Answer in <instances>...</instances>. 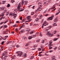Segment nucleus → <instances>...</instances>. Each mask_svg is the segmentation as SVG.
Here are the masks:
<instances>
[{
	"mask_svg": "<svg viewBox=\"0 0 60 60\" xmlns=\"http://www.w3.org/2000/svg\"><path fill=\"white\" fill-rule=\"evenodd\" d=\"M33 47L34 48H36V47H37V46L34 45L33 46Z\"/></svg>",
	"mask_w": 60,
	"mask_h": 60,
	"instance_id": "36",
	"label": "nucleus"
},
{
	"mask_svg": "<svg viewBox=\"0 0 60 60\" xmlns=\"http://www.w3.org/2000/svg\"><path fill=\"white\" fill-rule=\"evenodd\" d=\"M51 35V33H48V35L49 36V35Z\"/></svg>",
	"mask_w": 60,
	"mask_h": 60,
	"instance_id": "14",
	"label": "nucleus"
},
{
	"mask_svg": "<svg viewBox=\"0 0 60 60\" xmlns=\"http://www.w3.org/2000/svg\"><path fill=\"white\" fill-rule=\"evenodd\" d=\"M35 6H33V9H34V7Z\"/></svg>",
	"mask_w": 60,
	"mask_h": 60,
	"instance_id": "60",
	"label": "nucleus"
},
{
	"mask_svg": "<svg viewBox=\"0 0 60 60\" xmlns=\"http://www.w3.org/2000/svg\"><path fill=\"white\" fill-rule=\"evenodd\" d=\"M57 39V38H55L54 39V41H56Z\"/></svg>",
	"mask_w": 60,
	"mask_h": 60,
	"instance_id": "18",
	"label": "nucleus"
},
{
	"mask_svg": "<svg viewBox=\"0 0 60 60\" xmlns=\"http://www.w3.org/2000/svg\"><path fill=\"white\" fill-rule=\"evenodd\" d=\"M5 8L4 7H3L1 8V9L2 10H4Z\"/></svg>",
	"mask_w": 60,
	"mask_h": 60,
	"instance_id": "12",
	"label": "nucleus"
},
{
	"mask_svg": "<svg viewBox=\"0 0 60 60\" xmlns=\"http://www.w3.org/2000/svg\"><path fill=\"white\" fill-rule=\"evenodd\" d=\"M32 38H34V37H36V35L35 34V35H32Z\"/></svg>",
	"mask_w": 60,
	"mask_h": 60,
	"instance_id": "7",
	"label": "nucleus"
},
{
	"mask_svg": "<svg viewBox=\"0 0 60 60\" xmlns=\"http://www.w3.org/2000/svg\"><path fill=\"white\" fill-rule=\"evenodd\" d=\"M52 35H53V34H51V35L49 36H50V37H51Z\"/></svg>",
	"mask_w": 60,
	"mask_h": 60,
	"instance_id": "39",
	"label": "nucleus"
},
{
	"mask_svg": "<svg viewBox=\"0 0 60 60\" xmlns=\"http://www.w3.org/2000/svg\"><path fill=\"white\" fill-rule=\"evenodd\" d=\"M33 33H34V32H33V31H32V32H31L30 33V34H33Z\"/></svg>",
	"mask_w": 60,
	"mask_h": 60,
	"instance_id": "52",
	"label": "nucleus"
},
{
	"mask_svg": "<svg viewBox=\"0 0 60 60\" xmlns=\"http://www.w3.org/2000/svg\"><path fill=\"white\" fill-rule=\"evenodd\" d=\"M28 46V44H26L25 45V46H26V47H27V46Z\"/></svg>",
	"mask_w": 60,
	"mask_h": 60,
	"instance_id": "32",
	"label": "nucleus"
},
{
	"mask_svg": "<svg viewBox=\"0 0 60 60\" xmlns=\"http://www.w3.org/2000/svg\"><path fill=\"white\" fill-rule=\"evenodd\" d=\"M1 19H5V17L2 16L1 17Z\"/></svg>",
	"mask_w": 60,
	"mask_h": 60,
	"instance_id": "15",
	"label": "nucleus"
},
{
	"mask_svg": "<svg viewBox=\"0 0 60 60\" xmlns=\"http://www.w3.org/2000/svg\"><path fill=\"white\" fill-rule=\"evenodd\" d=\"M29 22H30L32 20V19H29Z\"/></svg>",
	"mask_w": 60,
	"mask_h": 60,
	"instance_id": "45",
	"label": "nucleus"
},
{
	"mask_svg": "<svg viewBox=\"0 0 60 60\" xmlns=\"http://www.w3.org/2000/svg\"><path fill=\"white\" fill-rule=\"evenodd\" d=\"M31 56L32 57H31V58H30V59H33V58H34V56Z\"/></svg>",
	"mask_w": 60,
	"mask_h": 60,
	"instance_id": "30",
	"label": "nucleus"
},
{
	"mask_svg": "<svg viewBox=\"0 0 60 60\" xmlns=\"http://www.w3.org/2000/svg\"><path fill=\"white\" fill-rule=\"evenodd\" d=\"M8 43H10L9 41H7V44H8Z\"/></svg>",
	"mask_w": 60,
	"mask_h": 60,
	"instance_id": "35",
	"label": "nucleus"
},
{
	"mask_svg": "<svg viewBox=\"0 0 60 60\" xmlns=\"http://www.w3.org/2000/svg\"><path fill=\"white\" fill-rule=\"evenodd\" d=\"M35 20H36V22L38 21V19H36Z\"/></svg>",
	"mask_w": 60,
	"mask_h": 60,
	"instance_id": "64",
	"label": "nucleus"
},
{
	"mask_svg": "<svg viewBox=\"0 0 60 60\" xmlns=\"http://www.w3.org/2000/svg\"><path fill=\"white\" fill-rule=\"evenodd\" d=\"M16 52V53L18 54V55H18V56H23V52H20L19 51Z\"/></svg>",
	"mask_w": 60,
	"mask_h": 60,
	"instance_id": "2",
	"label": "nucleus"
},
{
	"mask_svg": "<svg viewBox=\"0 0 60 60\" xmlns=\"http://www.w3.org/2000/svg\"><path fill=\"white\" fill-rule=\"evenodd\" d=\"M4 54L5 55H6L7 54V52H4Z\"/></svg>",
	"mask_w": 60,
	"mask_h": 60,
	"instance_id": "20",
	"label": "nucleus"
},
{
	"mask_svg": "<svg viewBox=\"0 0 60 60\" xmlns=\"http://www.w3.org/2000/svg\"><path fill=\"white\" fill-rule=\"evenodd\" d=\"M6 59H7V58H4L3 59L4 60H6Z\"/></svg>",
	"mask_w": 60,
	"mask_h": 60,
	"instance_id": "44",
	"label": "nucleus"
},
{
	"mask_svg": "<svg viewBox=\"0 0 60 60\" xmlns=\"http://www.w3.org/2000/svg\"><path fill=\"white\" fill-rule=\"evenodd\" d=\"M21 7V5H20V3H19L18 5V7H17V9L18 10H20V8Z\"/></svg>",
	"mask_w": 60,
	"mask_h": 60,
	"instance_id": "4",
	"label": "nucleus"
},
{
	"mask_svg": "<svg viewBox=\"0 0 60 60\" xmlns=\"http://www.w3.org/2000/svg\"><path fill=\"white\" fill-rule=\"evenodd\" d=\"M12 48V47H10V50H11V49H12V48Z\"/></svg>",
	"mask_w": 60,
	"mask_h": 60,
	"instance_id": "23",
	"label": "nucleus"
},
{
	"mask_svg": "<svg viewBox=\"0 0 60 60\" xmlns=\"http://www.w3.org/2000/svg\"><path fill=\"white\" fill-rule=\"evenodd\" d=\"M12 59H15V57H13L12 58Z\"/></svg>",
	"mask_w": 60,
	"mask_h": 60,
	"instance_id": "38",
	"label": "nucleus"
},
{
	"mask_svg": "<svg viewBox=\"0 0 60 60\" xmlns=\"http://www.w3.org/2000/svg\"><path fill=\"white\" fill-rule=\"evenodd\" d=\"M54 26H56L57 25L56 24V23H55L54 24Z\"/></svg>",
	"mask_w": 60,
	"mask_h": 60,
	"instance_id": "25",
	"label": "nucleus"
},
{
	"mask_svg": "<svg viewBox=\"0 0 60 60\" xmlns=\"http://www.w3.org/2000/svg\"><path fill=\"white\" fill-rule=\"evenodd\" d=\"M4 12H3L2 13V15H1V16H4Z\"/></svg>",
	"mask_w": 60,
	"mask_h": 60,
	"instance_id": "9",
	"label": "nucleus"
},
{
	"mask_svg": "<svg viewBox=\"0 0 60 60\" xmlns=\"http://www.w3.org/2000/svg\"><path fill=\"white\" fill-rule=\"evenodd\" d=\"M11 33L12 34H13L14 33V31H13L12 32H11Z\"/></svg>",
	"mask_w": 60,
	"mask_h": 60,
	"instance_id": "57",
	"label": "nucleus"
},
{
	"mask_svg": "<svg viewBox=\"0 0 60 60\" xmlns=\"http://www.w3.org/2000/svg\"><path fill=\"white\" fill-rule=\"evenodd\" d=\"M8 37V36H5L4 37H5L6 38H7Z\"/></svg>",
	"mask_w": 60,
	"mask_h": 60,
	"instance_id": "50",
	"label": "nucleus"
},
{
	"mask_svg": "<svg viewBox=\"0 0 60 60\" xmlns=\"http://www.w3.org/2000/svg\"><path fill=\"white\" fill-rule=\"evenodd\" d=\"M55 58V57L54 56H53L52 57V60H54Z\"/></svg>",
	"mask_w": 60,
	"mask_h": 60,
	"instance_id": "8",
	"label": "nucleus"
},
{
	"mask_svg": "<svg viewBox=\"0 0 60 60\" xmlns=\"http://www.w3.org/2000/svg\"><path fill=\"white\" fill-rule=\"evenodd\" d=\"M47 3H47V2H45V3H44V4H47Z\"/></svg>",
	"mask_w": 60,
	"mask_h": 60,
	"instance_id": "58",
	"label": "nucleus"
},
{
	"mask_svg": "<svg viewBox=\"0 0 60 60\" xmlns=\"http://www.w3.org/2000/svg\"><path fill=\"white\" fill-rule=\"evenodd\" d=\"M5 56V58H7V56Z\"/></svg>",
	"mask_w": 60,
	"mask_h": 60,
	"instance_id": "54",
	"label": "nucleus"
},
{
	"mask_svg": "<svg viewBox=\"0 0 60 60\" xmlns=\"http://www.w3.org/2000/svg\"><path fill=\"white\" fill-rule=\"evenodd\" d=\"M54 17V15H52L51 17H50L47 20H52L53 19V18Z\"/></svg>",
	"mask_w": 60,
	"mask_h": 60,
	"instance_id": "3",
	"label": "nucleus"
},
{
	"mask_svg": "<svg viewBox=\"0 0 60 60\" xmlns=\"http://www.w3.org/2000/svg\"><path fill=\"white\" fill-rule=\"evenodd\" d=\"M15 30H16V31H17V30H18V29L17 28H16L15 29Z\"/></svg>",
	"mask_w": 60,
	"mask_h": 60,
	"instance_id": "63",
	"label": "nucleus"
},
{
	"mask_svg": "<svg viewBox=\"0 0 60 60\" xmlns=\"http://www.w3.org/2000/svg\"><path fill=\"white\" fill-rule=\"evenodd\" d=\"M22 27H22V26L20 28H19V30H20V29H21V28H22Z\"/></svg>",
	"mask_w": 60,
	"mask_h": 60,
	"instance_id": "37",
	"label": "nucleus"
},
{
	"mask_svg": "<svg viewBox=\"0 0 60 60\" xmlns=\"http://www.w3.org/2000/svg\"><path fill=\"white\" fill-rule=\"evenodd\" d=\"M47 25H48V24H46V25H44V26H47Z\"/></svg>",
	"mask_w": 60,
	"mask_h": 60,
	"instance_id": "56",
	"label": "nucleus"
},
{
	"mask_svg": "<svg viewBox=\"0 0 60 60\" xmlns=\"http://www.w3.org/2000/svg\"><path fill=\"white\" fill-rule=\"evenodd\" d=\"M4 55H5L4 53H3L2 54V55L1 56V57H2V58H1V59H3V58H2V57H3V56H4Z\"/></svg>",
	"mask_w": 60,
	"mask_h": 60,
	"instance_id": "11",
	"label": "nucleus"
},
{
	"mask_svg": "<svg viewBox=\"0 0 60 60\" xmlns=\"http://www.w3.org/2000/svg\"><path fill=\"white\" fill-rule=\"evenodd\" d=\"M38 56H41V54H39L38 55Z\"/></svg>",
	"mask_w": 60,
	"mask_h": 60,
	"instance_id": "62",
	"label": "nucleus"
},
{
	"mask_svg": "<svg viewBox=\"0 0 60 60\" xmlns=\"http://www.w3.org/2000/svg\"><path fill=\"white\" fill-rule=\"evenodd\" d=\"M1 49H0V50L1 51H2L3 50V49H2V48H1Z\"/></svg>",
	"mask_w": 60,
	"mask_h": 60,
	"instance_id": "48",
	"label": "nucleus"
},
{
	"mask_svg": "<svg viewBox=\"0 0 60 60\" xmlns=\"http://www.w3.org/2000/svg\"><path fill=\"white\" fill-rule=\"evenodd\" d=\"M45 50H44V49H42V51H44Z\"/></svg>",
	"mask_w": 60,
	"mask_h": 60,
	"instance_id": "46",
	"label": "nucleus"
},
{
	"mask_svg": "<svg viewBox=\"0 0 60 60\" xmlns=\"http://www.w3.org/2000/svg\"><path fill=\"white\" fill-rule=\"evenodd\" d=\"M38 51H41V49H38Z\"/></svg>",
	"mask_w": 60,
	"mask_h": 60,
	"instance_id": "61",
	"label": "nucleus"
},
{
	"mask_svg": "<svg viewBox=\"0 0 60 60\" xmlns=\"http://www.w3.org/2000/svg\"><path fill=\"white\" fill-rule=\"evenodd\" d=\"M17 15H14V18H16V17H17Z\"/></svg>",
	"mask_w": 60,
	"mask_h": 60,
	"instance_id": "43",
	"label": "nucleus"
},
{
	"mask_svg": "<svg viewBox=\"0 0 60 60\" xmlns=\"http://www.w3.org/2000/svg\"><path fill=\"white\" fill-rule=\"evenodd\" d=\"M11 2L12 3H13V2H14V1H13V0H11Z\"/></svg>",
	"mask_w": 60,
	"mask_h": 60,
	"instance_id": "31",
	"label": "nucleus"
},
{
	"mask_svg": "<svg viewBox=\"0 0 60 60\" xmlns=\"http://www.w3.org/2000/svg\"><path fill=\"white\" fill-rule=\"evenodd\" d=\"M23 3L24 4H27V2L26 1H25L23 2V1H22L21 4H22H22Z\"/></svg>",
	"mask_w": 60,
	"mask_h": 60,
	"instance_id": "5",
	"label": "nucleus"
},
{
	"mask_svg": "<svg viewBox=\"0 0 60 60\" xmlns=\"http://www.w3.org/2000/svg\"><path fill=\"white\" fill-rule=\"evenodd\" d=\"M12 13L10 14L9 15V16H12Z\"/></svg>",
	"mask_w": 60,
	"mask_h": 60,
	"instance_id": "51",
	"label": "nucleus"
},
{
	"mask_svg": "<svg viewBox=\"0 0 60 60\" xmlns=\"http://www.w3.org/2000/svg\"><path fill=\"white\" fill-rule=\"evenodd\" d=\"M32 38V37L31 36H29L28 38V39H29V40H31Z\"/></svg>",
	"mask_w": 60,
	"mask_h": 60,
	"instance_id": "6",
	"label": "nucleus"
},
{
	"mask_svg": "<svg viewBox=\"0 0 60 60\" xmlns=\"http://www.w3.org/2000/svg\"><path fill=\"white\" fill-rule=\"evenodd\" d=\"M25 55H23V57H26V53H25Z\"/></svg>",
	"mask_w": 60,
	"mask_h": 60,
	"instance_id": "21",
	"label": "nucleus"
},
{
	"mask_svg": "<svg viewBox=\"0 0 60 60\" xmlns=\"http://www.w3.org/2000/svg\"><path fill=\"white\" fill-rule=\"evenodd\" d=\"M56 7L55 6H54L52 8H51V10H52V9H54V8H55Z\"/></svg>",
	"mask_w": 60,
	"mask_h": 60,
	"instance_id": "24",
	"label": "nucleus"
},
{
	"mask_svg": "<svg viewBox=\"0 0 60 60\" xmlns=\"http://www.w3.org/2000/svg\"><path fill=\"white\" fill-rule=\"evenodd\" d=\"M13 26L14 27H15V26H16V25H13Z\"/></svg>",
	"mask_w": 60,
	"mask_h": 60,
	"instance_id": "55",
	"label": "nucleus"
},
{
	"mask_svg": "<svg viewBox=\"0 0 60 60\" xmlns=\"http://www.w3.org/2000/svg\"><path fill=\"white\" fill-rule=\"evenodd\" d=\"M7 22V21H5V22L4 23H6Z\"/></svg>",
	"mask_w": 60,
	"mask_h": 60,
	"instance_id": "59",
	"label": "nucleus"
},
{
	"mask_svg": "<svg viewBox=\"0 0 60 60\" xmlns=\"http://www.w3.org/2000/svg\"><path fill=\"white\" fill-rule=\"evenodd\" d=\"M26 18L27 19H28V20H29V19H30V17L29 16L27 17Z\"/></svg>",
	"mask_w": 60,
	"mask_h": 60,
	"instance_id": "10",
	"label": "nucleus"
},
{
	"mask_svg": "<svg viewBox=\"0 0 60 60\" xmlns=\"http://www.w3.org/2000/svg\"><path fill=\"white\" fill-rule=\"evenodd\" d=\"M37 11H38V10H37L35 11V13H37Z\"/></svg>",
	"mask_w": 60,
	"mask_h": 60,
	"instance_id": "29",
	"label": "nucleus"
},
{
	"mask_svg": "<svg viewBox=\"0 0 60 60\" xmlns=\"http://www.w3.org/2000/svg\"><path fill=\"white\" fill-rule=\"evenodd\" d=\"M46 21L45 22H44V25H45V24H46Z\"/></svg>",
	"mask_w": 60,
	"mask_h": 60,
	"instance_id": "34",
	"label": "nucleus"
},
{
	"mask_svg": "<svg viewBox=\"0 0 60 60\" xmlns=\"http://www.w3.org/2000/svg\"><path fill=\"white\" fill-rule=\"evenodd\" d=\"M4 41H3L1 43V45H3V44H4Z\"/></svg>",
	"mask_w": 60,
	"mask_h": 60,
	"instance_id": "17",
	"label": "nucleus"
},
{
	"mask_svg": "<svg viewBox=\"0 0 60 60\" xmlns=\"http://www.w3.org/2000/svg\"><path fill=\"white\" fill-rule=\"evenodd\" d=\"M20 20H22V17H20Z\"/></svg>",
	"mask_w": 60,
	"mask_h": 60,
	"instance_id": "42",
	"label": "nucleus"
},
{
	"mask_svg": "<svg viewBox=\"0 0 60 60\" xmlns=\"http://www.w3.org/2000/svg\"><path fill=\"white\" fill-rule=\"evenodd\" d=\"M50 45H49V46H52L53 45H51V43H49Z\"/></svg>",
	"mask_w": 60,
	"mask_h": 60,
	"instance_id": "33",
	"label": "nucleus"
},
{
	"mask_svg": "<svg viewBox=\"0 0 60 60\" xmlns=\"http://www.w3.org/2000/svg\"><path fill=\"white\" fill-rule=\"evenodd\" d=\"M49 49H52V47H50L49 48Z\"/></svg>",
	"mask_w": 60,
	"mask_h": 60,
	"instance_id": "19",
	"label": "nucleus"
},
{
	"mask_svg": "<svg viewBox=\"0 0 60 60\" xmlns=\"http://www.w3.org/2000/svg\"><path fill=\"white\" fill-rule=\"evenodd\" d=\"M23 10H23V9H21V10H20V11L21 12V11H23Z\"/></svg>",
	"mask_w": 60,
	"mask_h": 60,
	"instance_id": "40",
	"label": "nucleus"
},
{
	"mask_svg": "<svg viewBox=\"0 0 60 60\" xmlns=\"http://www.w3.org/2000/svg\"><path fill=\"white\" fill-rule=\"evenodd\" d=\"M48 14L45 15V16H46V17L47 16H48Z\"/></svg>",
	"mask_w": 60,
	"mask_h": 60,
	"instance_id": "47",
	"label": "nucleus"
},
{
	"mask_svg": "<svg viewBox=\"0 0 60 60\" xmlns=\"http://www.w3.org/2000/svg\"><path fill=\"white\" fill-rule=\"evenodd\" d=\"M41 3H38V5L40 6V7H39L38 8L37 10L38 11H41V9H42V4H41Z\"/></svg>",
	"mask_w": 60,
	"mask_h": 60,
	"instance_id": "1",
	"label": "nucleus"
},
{
	"mask_svg": "<svg viewBox=\"0 0 60 60\" xmlns=\"http://www.w3.org/2000/svg\"><path fill=\"white\" fill-rule=\"evenodd\" d=\"M16 47L17 48H19V45H17V46H16Z\"/></svg>",
	"mask_w": 60,
	"mask_h": 60,
	"instance_id": "27",
	"label": "nucleus"
},
{
	"mask_svg": "<svg viewBox=\"0 0 60 60\" xmlns=\"http://www.w3.org/2000/svg\"><path fill=\"white\" fill-rule=\"evenodd\" d=\"M21 33H23V30H22L21 31H20Z\"/></svg>",
	"mask_w": 60,
	"mask_h": 60,
	"instance_id": "53",
	"label": "nucleus"
},
{
	"mask_svg": "<svg viewBox=\"0 0 60 60\" xmlns=\"http://www.w3.org/2000/svg\"><path fill=\"white\" fill-rule=\"evenodd\" d=\"M26 37H25V38L24 37V38H23V39L24 40H25V39H26Z\"/></svg>",
	"mask_w": 60,
	"mask_h": 60,
	"instance_id": "41",
	"label": "nucleus"
},
{
	"mask_svg": "<svg viewBox=\"0 0 60 60\" xmlns=\"http://www.w3.org/2000/svg\"><path fill=\"white\" fill-rule=\"evenodd\" d=\"M19 21H17L16 22L17 23H19Z\"/></svg>",
	"mask_w": 60,
	"mask_h": 60,
	"instance_id": "49",
	"label": "nucleus"
},
{
	"mask_svg": "<svg viewBox=\"0 0 60 60\" xmlns=\"http://www.w3.org/2000/svg\"><path fill=\"white\" fill-rule=\"evenodd\" d=\"M10 6V5L9 4H8L7 5V7H9Z\"/></svg>",
	"mask_w": 60,
	"mask_h": 60,
	"instance_id": "13",
	"label": "nucleus"
},
{
	"mask_svg": "<svg viewBox=\"0 0 60 60\" xmlns=\"http://www.w3.org/2000/svg\"><path fill=\"white\" fill-rule=\"evenodd\" d=\"M40 41V39H39L38 40H37L36 41H37V42H39V41Z\"/></svg>",
	"mask_w": 60,
	"mask_h": 60,
	"instance_id": "16",
	"label": "nucleus"
},
{
	"mask_svg": "<svg viewBox=\"0 0 60 60\" xmlns=\"http://www.w3.org/2000/svg\"><path fill=\"white\" fill-rule=\"evenodd\" d=\"M7 27V26L6 25H4V27L5 28H6V27Z\"/></svg>",
	"mask_w": 60,
	"mask_h": 60,
	"instance_id": "22",
	"label": "nucleus"
},
{
	"mask_svg": "<svg viewBox=\"0 0 60 60\" xmlns=\"http://www.w3.org/2000/svg\"><path fill=\"white\" fill-rule=\"evenodd\" d=\"M59 13H56V14L55 15H58V14H59Z\"/></svg>",
	"mask_w": 60,
	"mask_h": 60,
	"instance_id": "28",
	"label": "nucleus"
},
{
	"mask_svg": "<svg viewBox=\"0 0 60 60\" xmlns=\"http://www.w3.org/2000/svg\"><path fill=\"white\" fill-rule=\"evenodd\" d=\"M56 31H54V34H56Z\"/></svg>",
	"mask_w": 60,
	"mask_h": 60,
	"instance_id": "26",
	"label": "nucleus"
}]
</instances>
